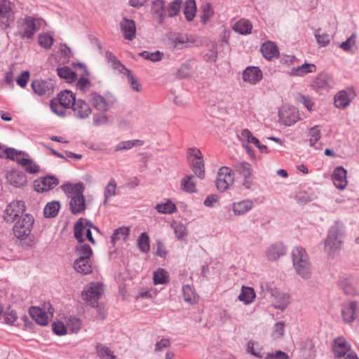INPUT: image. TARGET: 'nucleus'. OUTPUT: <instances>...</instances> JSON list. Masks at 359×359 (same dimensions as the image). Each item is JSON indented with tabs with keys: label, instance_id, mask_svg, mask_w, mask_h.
<instances>
[{
	"label": "nucleus",
	"instance_id": "bb28decb",
	"mask_svg": "<svg viewBox=\"0 0 359 359\" xmlns=\"http://www.w3.org/2000/svg\"><path fill=\"white\" fill-rule=\"evenodd\" d=\"M62 189L66 194H67L69 197L71 196L72 198L74 196L82 194L84 191V187L81 182L76 184L67 182L62 186Z\"/></svg>",
	"mask_w": 359,
	"mask_h": 359
},
{
	"label": "nucleus",
	"instance_id": "c756f323",
	"mask_svg": "<svg viewBox=\"0 0 359 359\" xmlns=\"http://www.w3.org/2000/svg\"><path fill=\"white\" fill-rule=\"evenodd\" d=\"M184 300L191 305L198 302L199 297L195 292L192 286L189 285H184L182 288Z\"/></svg>",
	"mask_w": 359,
	"mask_h": 359
},
{
	"label": "nucleus",
	"instance_id": "e2e57ef3",
	"mask_svg": "<svg viewBox=\"0 0 359 359\" xmlns=\"http://www.w3.org/2000/svg\"><path fill=\"white\" fill-rule=\"evenodd\" d=\"M141 55L147 60H149L152 62H157L161 60L163 53L158 50L153 53L144 51L141 53Z\"/></svg>",
	"mask_w": 359,
	"mask_h": 359
},
{
	"label": "nucleus",
	"instance_id": "6ab92c4d",
	"mask_svg": "<svg viewBox=\"0 0 359 359\" xmlns=\"http://www.w3.org/2000/svg\"><path fill=\"white\" fill-rule=\"evenodd\" d=\"M89 102L98 111L105 112L109 109L107 100L95 92H93L89 95Z\"/></svg>",
	"mask_w": 359,
	"mask_h": 359
},
{
	"label": "nucleus",
	"instance_id": "58836bf2",
	"mask_svg": "<svg viewBox=\"0 0 359 359\" xmlns=\"http://www.w3.org/2000/svg\"><path fill=\"white\" fill-rule=\"evenodd\" d=\"M143 141L140 140H127L119 142L114 148L115 151H123L143 144Z\"/></svg>",
	"mask_w": 359,
	"mask_h": 359
},
{
	"label": "nucleus",
	"instance_id": "c03bdc74",
	"mask_svg": "<svg viewBox=\"0 0 359 359\" xmlns=\"http://www.w3.org/2000/svg\"><path fill=\"white\" fill-rule=\"evenodd\" d=\"M320 138L321 132L319 126H315L309 129L308 133V142L311 147H314Z\"/></svg>",
	"mask_w": 359,
	"mask_h": 359
},
{
	"label": "nucleus",
	"instance_id": "5fc2aeb1",
	"mask_svg": "<svg viewBox=\"0 0 359 359\" xmlns=\"http://www.w3.org/2000/svg\"><path fill=\"white\" fill-rule=\"evenodd\" d=\"M315 37L318 43L322 46H326L330 43V36L328 34L323 32L320 29H318L315 32Z\"/></svg>",
	"mask_w": 359,
	"mask_h": 359
},
{
	"label": "nucleus",
	"instance_id": "f704fd0d",
	"mask_svg": "<svg viewBox=\"0 0 359 359\" xmlns=\"http://www.w3.org/2000/svg\"><path fill=\"white\" fill-rule=\"evenodd\" d=\"M155 209L161 214H172L177 211V207L174 203L170 199L165 202L158 203L155 206Z\"/></svg>",
	"mask_w": 359,
	"mask_h": 359
},
{
	"label": "nucleus",
	"instance_id": "6e6552de",
	"mask_svg": "<svg viewBox=\"0 0 359 359\" xmlns=\"http://www.w3.org/2000/svg\"><path fill=\"white\" fill-rule=\"evenodd\" d=\"M15 13L10 1H4L0 3V29H6L13 23Z\"/></svg>",
	"mask_w": 359,
	"mask_h": 359
},
{
	"label": "nucleus",
	"instance_id": "ea45409f",
	"mask_svg": "<svg viewBox=\"0 0 359 359\" xmlns=\"http://www.w3.org/2000/svg\"><path fill=\"white\" fill-rule=\"evenodd\" d=\"M290 297L284 293H278L274 296L273 305L276 309L283 310L289 304Z\"/></svg>",
	"mask_w": 359,
	"mask_h": 359
},
{
	"label": "nucleus",
	"instance_id": "9d476101",
	"mask_svg": "<svg viewBox=\"0 0 359 359\" xmlns=\"http://www.w3.org/2000/svg\"><path fill=\"white\" fill-rule=\"evenodd\" d=\"M332 348L334 355L337 358H343L352 351L351 344L343 337L336 338Z\"/></svg>",
	"mask_w": 359,
	"mask_h": 359
},
{
	"label": "nucleus",
	"instance_id": "9b49d317",
	"mask_svg": "<svg viewBox=\"0 0 359 359\" xmlns=\"http://www.w3.org/2000/svg\"><path fill=\"white\" fill-rule=\"evenodd\" d=\"M31 87L39 96H50L54 91L53 85L50 81L36 79L32 82Z\"/></svg>",
	"mask_w": 359,
	"mask_h": 359
},
{
	"label": "nucleus",
	"instance_id": "5701e85b",
	"mask_svg": "<svg viewBox=\"0 0 359 359\" xmlns=\"http://www.w3.org/2000/svg\"><path fill=\"white\" fill-rule=\"evenodd\" d=\"M121 27L126 39L133 40L134 39L136 32V27L133 20L123 18L121 22Z\"/></svg>",
	"mask_w": 359,
	"mask_h": 359
},
{
	"label": "nucleus",
	"instance_id": "c85d7f7f",
	"mask_svg": "<svg viewBox=\"0 0 359 359\" xmlns=\"http://www.w3.org/2000/svg\"><path fill=\"white\" fill-rule=\"evenodd\" d=\"M253 206V203L250 200H244L233 203L232 209L235 215H243L250 211Z\"/></svg>",
	"mask_w": 359,
	"mask_h": 359
},
{
	"label": "nucleus",
	"instance_id": "cd10ccee",
	"mask_svg": "<svg viewBox=\"0 0 359 359\" xmlns=\"http://www.w3.org/2000/svg\"><path fill=\"white\" fill-rule=\"evenodd\" d=\"M255 297L256 294L252 287L242 286L241 291L238 299L245 304H250L254 302Z\"/></svg>",
	"mask_w": 359,
	"mask_h": 359
},
{
	"label": "nucleus",
	"instance_id": "412c9836",
	"mask_svg": "<svg viewBox=\"0 0 359 359\" xmlns=\"http://www.w3.org/2000/svg\"><path fill=\"white\" fill-rule=\"evenodd\" d=\"M285 254V248L280 242L273 243L266 250V255L268 259L277 260Z\"/></svg>",
	"mask_w": 359,
	"mask_h": 359
},
{
	"label": "nucleus",
	"instance_id": "4be33fe9",
	"mask_svg": "<svg viewBox=\"0 0 359 359\" xmlns=\"http://www.w3.org/2000/svg\"><path fill=\"white\" fill-rule=\"evenodd\" d=\"M130 232V227L125 226H121L115 229L111 237V242L113 244V245H115L118 242L120 241L126 243L128 239Z\"/></svg>",
	"mask_w": 359,
	"mask_h": 359
},
{
	"label": "nucleus",
	"instance_id": "ddd939ff",
	"mask_svg": "<svg viewBox=\"0 0 359 359\" xmlns=\"http://www.w3.org/2000/svg\"><path fill=\"white\" fill-rule=\"evenodd\" d=\"M355 96V93L352 88L342 90L334 96V105L339 109H344L350 104Z\"/></svg>",
	"mask_w": 359,
	"mask_h": 359
},
{
	"label": "nucleus",
	"instance_id": "473e14b6",
	"mask_svg": "<svg viewBox=\"0 0 359 359\" xmlns=\"http://www.w3.org/2000/svg\"><path fill=\"white\" fill-rule=\"evenodd\" d=\"M58 184V181H34V189L38 193H43L53 189Z\"/></svg>",
	"mask_w": 359,
	"mask_h": 359
},
{
	"label": "nucleus",
	"instance_id": "39448f33",
	"mask_svg": "<svg viewBox=\"0 0 359 359\" xmlns=\"http://www.w3.org/2000/svg\"><path fill=\"white\" fill-rule=\"evenodd\" d=\"M342 229L338 224L331 227L325 242V250L330 255H334L341 250L342 245Z\"/></svg>",
	"mask_w": 359,
	"mask_h": 359
},
{
	"label": "nucleus",
	"instance_id": "de8ad7c7",
	"mask_svg": "<svg viewBox=\"0 0 359 359\" xmlns=\"http://www.w3.org/2000/svg\"><path fill=\"white\" fill-rule=\"evenodd\" d=\"M50 107L51 111L55 114L62 118L66 116L67 110L69 109L66 107L61 105V104L55 99H53L50 101Z\"/></svg>",
	"mask_w": 359,
	"mask_h": 359
},
{
	"label": "nucleus",
	"instance_id": "3c124183",
	"mask_svg": "<svg viewBox=\"0 0 359 359\" xmlns=\"http://www.w3.org/2000/svg\"><path fill=\"white\" fill-rule=\"evenodd\" d=\"M53 36L48 33H41L38 36L39 44L46 49L50 48L53 44Z\"/></svg>",
	"mask_w": 359,
	"mask_h": 359
},
{
	"label": "nucleus",
	"instance_id": "603ef678",
	"mask_svg": "<svg viewBox=\"0 0 359 359\" xmlns=\"http://www.w3.org/2000/svg\"><path fill=\"white\" fill-rule=\"evenodd\" d=\"M171 226L174 229L176 236L180 240L184 239L187 235V226L177 222H173Z\"/></svg>",
	"mask_w": 359,
	"mask_h": 359
},
{
	"label": "nucleus",
	"instance_id": "72a5a7b5",
	"mask_svg": "<svg viewBox=\"0 0 359 359\" xmlns=\"http://www.w3.org/2000/svg\"><path fill=\"white\" fill-rule=\"evenodd\" d=\"M252 29V25L250 22L245 19L238 20L233 26V29L235 32L245 35L251 33Z\"/></svg>",
	"mask_w": 359,
	"mask_h": 359
},
{
	"label": "nucleus",
	"instance_id": "a211bd4d",
	"mask_svg": "<svg viewBox=\"0 0 359 359\" xmlns=\"http://www.w3.org/2000/svg\"><path fill=\"white\" fill-rule=\"evenodd\" d=\"M316 72V66L312 63H304L302 65L292 67L289 72L288 75L290 76H304L308 74Z\"/></svg>",
	"mask_w": 359,
	"mask_h": 359
},
{
	"label": "nucleus",
	"instance_id": "052dcab7",
	"mask_svg": "<svg viewBox=\"0 0 359 359\" xmlns=\"http://www.w3.org/2000/svg\"><path fill=\"white\" fill-rule=\"evenodd\" d=\"M81 327V321L79 318H72L69 319L67 322V329H68L72 332H78L80 330Z\"/></svg>",
	"mask_w": 359,
	"mask_h": 359
},
{
	"label": "nucleus",
	"instance_id": "4c0bfd02",
	"mask_svg": "<svg viewBox=\"0 0 359 359\" xmlns=\"http://www.w3.org/2000/svg\"><path fill=\"white\" fill-rule=\"evenodd\" d=\"M312 87L317 91L329 88L328 78L326 75L319 74L312 82Z\"/></svg>",
	"mask_w": 359,
	"mask_h": 359
},
{
	"label": "nucleus",
	"instance_id": "37998d69",
	"mask_svg": "<svg viewBox=\"0 0 359 359\" xmlns=\"http://www.w3.org/2000/svg\"><path fill=\"white\" fill-rule=\"evenodd\" d=\"M201 19L202 22L205 25L213 17L214 11L210 3H204L201 6Z\"/></svg>",
	"mask_w": 359,
	"mask_h": 359
},
{
	"label": "nucleus",
	"instance_id": "864d4df0",
	"mask_svg": "<svg viewBox=\"0 0 359 359\" xmlns=\"http://www.w3.org/2000/svg\"><path fill=\"white\" fill-rule=\"evenodd\" d=\"M182 4V0H175L169 4L166 8V17L172 18L176 16L179 12Z\"/></svg>",
	"mask_w": 359,
	"mask_h": 359
},
{
	"label": "nucleus",
	"instance_id": "a18cd8bd",
	"mask_svg": "<svg viewBox=\"0 0 359 359\" xmlns=\"http://www.w3.org/2000/svg\"><path fill=\"white\" fill-rule=\"evenodd\" d=\"M196 10V4L194 0H187L186 1L184 13L188 21H191L194 18Z\"/></svg>",
	"mask_w": 359,
	"mask_h": 359
},
{
	"label": "nucleus",
	"instance_id": "338daca9",
	"mask_svg": "<svg viewBox=\"0 0 359 359\" xmlns=\"http://www.w3.org/2000/svg\"><path fill=\"white\" fill-rule=\"evenodd\" d=\"M238 172L245 178H248L252 176V168L251 165L246 162H243L239 165Z\"/></svg>",
	"mask_w": 359,
	"mask_h": 359
},
{
	"label": "nucleus",
	"instance_id": "2eb2a0df",
	"mask_svg": "<svg viewBox=\"0 0 359 359\" xmlns=\"http://www.w3.org/2000/svg\"><path fill=\"white\" fill-rule=\"evenodd\" d=\"M279 118L282 123L290 126L300 120L299 111L294 107L282 109L279 112Z\"/></svg>",
	"mask_w": 359,
	"mask_h": 359
},
{
	"label": "nucleus",
	"instance_id": "774afa93",
	"mask_svg": "<svg viewBox=\"0 0 359 359\" xmlns=\"http://www.w3.org/2000/svg\"><path fill=\"white\" fill-rule=\"evenodd\" d=\"M347 171L342 166H337L332 173V180H346Z\"/></svg>",
	"mask_w": 359,
	"mask_h": 359
},
{
	"label": "nucleus",
	"instance_id": "09e8293b",
	"mask_svg": "<svg viewBox=\"0 0 359 359\" xmlns=\"http://www.w3.org/2000/svg\"><path fill=\"white\" fill-rule=\"evenodd\" d=\"M153 279L155 285L165 284L169 280V276L165 269H158L154 271Z\"/></svg>",
	"mask_w": 359,
	"mask_h": 359
},
{
	"label": "nucleus",
	"instance_id": "423d86ee",
	"mask_svg": "<svg viewBox=\"0 0 359 359\" xmlns=\"http://www.w3.org/2000/svg\"><path fill=\"white\" fill-rule=\"evenodd\" d=\"M103 285L100 282L91 283L86 285L81 293L83 300L90 306L95 307L98 305V300L103 294Z\"/></svg>",
	"mask_w": 359,
	"mask_h": 359
},
{
	"label": "nucleus",
	"instance_id": "393cba45",
	"mask_svg": "<svg viewBox=\"0 0 359 359\" xmlns=\"http://www.w3.org/2000/svg\"><path fill=\"white\" fill-rule=\"evenodd\" d=\"M261 52L263 56L269 60L277 58L278 55V48L276 44L271 41L263 43L261 47Z\"/></svg>",
	"mask_w": 359,
	"mask_h": 359
},
{
	"label": "nucleus",
	"instance_id": "c9c22d12",
	"mask_svg": "<svg viewBox=\"0 0 359 359\" xmlns=\"http://www.w3.org/2000/svg\"><path fill=\"white\" fill-rule=\"evenodd\" d=\"M57 75L65 79L67 83H72L76 79V74L68 67H62L57 69Z\"/></svg>",
	"mask_w": 359,
	"mask_h": 359
},
{
	"label": "nucleus",
	"instance_id": "f03ea898",
	"mask_svg": "<svg viewBox=\"0 0 359 359\" xmlns=\"http://www.w3.org/2000/svg\"><path fill=\"white\" fill-rule=\"evenodd\" d=\"M34 224V218L30 214H24L16 220L13 226L14 236L20 241L28 239L33 241V235L31 234Z\"/></svg>",
	"mask_w": 359,
	"mask_h": 359
},
{
	"label": "nucleus",
	"instance_id": "f257e3e1",
	"mask_svg": "<svg viewBox=\"0 0 359 359\" xmlns=\"http://www.w3.org/2000/svg\"><path fill=\"white\" fill-rule=\"evenodd\" d=\"M76 254L78 258L74 262V268L76 272L81 274H89L93 271V267L90 258L93 255L91 248L86 244L81 243L76 247Z\"/></svg>",
	"mask_w": 359,
	"mask_h": 359
},
{
	"label": "nucleus",
	"instance_id": "79ce46f5",
	"mask_svg": "<svg viewBox=\"0 0 359 359\" xmlns=\"http://www.w3.org/2000/svg\"><path fill=\"white\" fill-rule=\"evenodd\" d=\"M139 250L143 253H147L150 250V241L149 235L146 233H142L137 241Z\"/></svg>",
	"mask_w": 359,
	"mask_h": 359
},
{
	"label": "nucleus",
	"instance_id": "dca6fc26",
	"mask_svg": "<svg viewBox=\"0 0 359 359\" xmlns=\"http://www.w3.org/2000/svg\"><path fill=\"white\" fill-rule=\"evenodd\" d=\"M263 78L262 70L255 66L247 67L243 73V79L245 82L255 85L259 82Z\"/></svg>",
	"mask_w": 359,
	"mask_h": 359
},
{
	"label": "nucleus",
	"instance_id": "7c9ffc66",
	"mask_svg": "<svg viewBox=\"0 0 359 359\" xmlns=\"http://www.w3.org/2000/svg\"><path fill=\"white\" fill-rule=\"evenodd\" d=\"M297 274L303 278H309L311 276V266L309 260L293 264Z\"/></svg>",
	"mask_w": 359,
	"mask_h": 359
},
{
	"label": "nucleus",
	"instance_id": "69168bd1",
	"mask_svg": "<svg viewBox=\"0 0 359 359\" xmlns=\"http://www.w3.org/2000/svg\"><path fill=\"white\" fill-rule=\"evenodd\" d=\"M233 175V172L230 168L224 166L219 169L217 180H226V178H231Z\"/></svg>",
	"mask_w": 359,
	"mask_h": 359
},
{
	"label": "nucleus",
	"instance_id": "b1692460",
	"mask_svg": "<svg viewBox=\"0 0 359 359\" xmlns=\"http://www.w3.org/2000/svg\"><path fill=\"white\" fill-rule=\"evenodd\" d=\"M58 101L61 105L66 107L67 108H72L73 104L76 100L74 94L69 90H65L61 91L55 99Z\"/></svg>",
	"mask_w": 359,
	"mask_h": 359
},
{
	"label": "nucleus",
	"instance_id": "49530a36",
	"mask_svg": "<svg viewBox=\"0 0 359 359\" xmlns=\"http://www.w3.org/2000/svg\"><path fill=\"white\" fill-rule=\"evenodd\" d=\"M194 176L199 179H203L205 176L204 160L189 163Z\"/></svg>",
	"mask_w": 359,
	"mask_h": 359
},
{
	"label": "nucleus",
	"instance_id": "a19ab883",
	"mask_svg": "<svg viewBox=\"0 0 359 359\" xmlns=\"http://www.w3.org/2000/svg\"><path fill=\"white\" fill-rule=\"evenodd\" d=\"M293 264L309 260L306 250L302 247H297L292 250Z\"/></svg>",
	"mask_w": 359,
	"mask_h": 359
},
{
	"label": "nucleus",
	"instance_id": "6e6d98bb",
	"mask_svg": "<svg viewBox=\"0 0 359 359\" xmlns=\"http://www.w3.org/2000/svg\"><path fill=\"white\" fill-rule=\"evenodd\" d=\"M285 326L283 322H278L274 325L271 332V337L273 339H279L283 337Z\"/></svg>",
	"mask_w": 359,
	"mask_h": 359
},
{
	"label": "nucleus",
	"instance_id": "f3484780",
	"mask_svg": "<svg viewBox=\"0 0 359 359\" xmlns=\"http://www.w3.org/2000/svg\"><path fill=\"white\" fill-rule=\"evenodd\" d=\"M359 308L354 302H347L343 305L341 315L344 322L350 323L357 318Z\"/></svg>",
	"mask_w": 359,
	"mask_h": 359
},
{
	"label": "nucleus",
	"instance_id": "8fccbe9b",
	"mask_svg": "<svg viewBox=\"0 0 359 359\" xmlns=\"http://www.w3.org/2000/svg\"><path fill=\"white\" fill-rule=\"evenodd\" d=\"M187 158L189 163L204 160L202 152L197 147H191L187 149Z\"/></svg>",
	"mask_w": 359,
	"mask_h": 359
},
{
	"label": "nucleus",
	"instance_id": "13d9d810",
	"mask_svg": "<svg viewBox=\"0 0 359 359\" xmlns=\"http://www.w3.org/2000/svg\"><path fill=\"white\" fill-rule=\"evenodd\" d=\"M96 351L97 355L102 358L107 356L110 357L111 359L115 358V356L113 355V353L111 351V350L102 344H98L96 346Z\"/></svg>",
	"mask_w": 359,
	"mask_h": 359
},
{
	"label": "nucleus",
	"instance_id": "e433bc0d",
	"mask_svg": "<svg viewBox=\"0 0 359 359\" xmlns=\"http://www.w3.org/2000/svg\"><path fill=\"white\" fill-rule=\"evenodd\" d=\"M60 209V204L58 201L48 203L43 208V214L46 218L55 217L57 215Z\"/></svg>",
	"mask_w": 359,
	"mask_h": 359
},
{
	"label": "nucleus",
	"instance_id": "20e7f679",
	"mask_svg": "<svg viewBox=\"0 0 359 359\" xmlns=\"http://www.w3.org/2000/svg\"><path fill=\"white\" fill-rule=\"evenodd\" d=\"M31 318L39 325L46 326L53 316V309L49 302L40 306H32L29 309Z\"/></svg>",
	"mask_w": 359,
	"mask_h": 359
},
{
	"label": "nucleus",
	"instance_id": "680f3d73",
	"mask_svg": "<svg viewBox=\"0 0 359 359\" xmlns=\"http://www.w3.org/2000/svg\"><path fill=\"white\" fill-rule=\"evenodd\" d=\"M296 100L297 102L303 104L309 111H311L313 109L314 103L309 97L299 93L296 95Z\"/></svg>",
	"mask_w": 359,
	"mask_h": 359
},
{
	"label": "nucleus",
	"instance_id": "4d7b16f0",
	"mask_svg": "<svg viewBox=\"0 0 359 359\" xmlns=\"http://www.w3.org/2000/svg\"><path fill=\"white\" fill-rule=\"evenodd\" d=\"M17 320V316L15 311H6L4 313L1 312L0 314V320L2 323H6L8 325H13L14 322Z\"/></svg>",
	"mask_w": 359,
	"mask_h": 359
},
{
	"label": "nucleus",
	"instance_id": "0eeeda50",
	"mask_svg": "<svg viewBox=\"0 0 359 359\" xmlns=\"http://www.w3.org/2000/svg\"><path fill=\"white\" fill-rule=\"evenodd\" d=\"M90 227L91 224L89 222H85L83 219H79L76 222L74 229V233L78 241V245L84 243V236L92 244H95V241L92 236Z\"/></svg>",
	"mask_w": 359,
	"mask_h": 359
},
{
	"label": "nucleus",
	"instance_id": "0e129e2a",
	"mask_svg": "<svg viewBox=\"0 0 359 359\" xmlns=\"http://www.w3.org/2000/svg\"><path fill=\"white\" fill-rule=\"evenodd\" d=\"M156 295V292L154 290H142L139 292V293L135 297V300L137 302L141 300L142 299H152L155 297Z\"/></svg>",
	"mask_w": 359,
	"mask_h": 359
},
{
	"label": "nucleus",
	"instance_id": "aec40b11",
	"mask_svg": "<svg viewBox=\"0 0 359 359\" xmlns=\"http://www.w3.org/2000/svg\"><path fill=\"white\" fill-rule=\"evenodd\" d=\"M151 11L158 23L162 24L166 18V8L162 0H154L151 5Z\"/></svg>",
	"mask_w": 359,
	"mask_h": 359
},
{
	"label": "nucleus",
	"instance_id": "4468645a",
	"mask_svg": "<svg viewBox=\"0 0 359 359\" xmlns=\"http://www.w3.org/2000/svg\"><path fill=\"white\" fill-rule=\"evenodd\" d=\"M238 138L247 153L252 157L255 156L254 151L250 147V144L255 146L259 144V140L255 137L248 129H243L238 135Z\"/></svg>",
	"mask_w": 359,
	"mask_h": 359
},
{
	"label": "nucleus",
	"instance_id": "7ed1b4c3",
	"mask_svg": "<svg viewBox=\"0 0 359 359\" xmlns=\"http://www.w3.org/2000/svg\"><path fill=\"white\" fill-rule=\"evenodd\" d=\"M41 26L40 20L27 16L18 22V34L23 39H31Z\"/></svg>",
	"mask_w": 359,
	"mask_h": 359
},
{
	"label": "nucleus",
	"instance_id": "1a4fd4ad",
	"mask_svg": "<svg viewBox=\"0 0 359 359\" xmlns=\"http://www.w3.org/2000/svg\"><path fill=\"white\" fill-rule=\"evenodd\" d=\"M25 203L22 201H14L10 203L4 211V218L7 222H13L25 211Z\"/></svg>",
	"mask_w": 359,
	"mask_h": 359
},
{
	"label": "nucleus",
	"instance_id": "f8f14e48",
	"mask_svg": "<svg viewBox=\"0 0 359 359\" xmlns=\"http://www.w3.org/2000/svg\"><path fill=\"white\" fill-rule=\"evenodd\" d=\"M72 109L74 116L78 119L88 118L92 114V109L89 104L81 99L75 101Z\"/></svg>",
	"mask_w": 359,
	"mask_h": 359
},
{
	"label": "nucleus",
	"instance_id": "2f4dec72",
	"mask_svg": "<svg viewBox=\"0 0 359 359\" xmlns=\"http://www.w3.org/2000/svg\"><path fill=\"white\" fill-rule=\"evenodd\" d=\"M16 161L27 172L36 174L40 172V167L32 160L29 158H16Z\"/></svg>",
	"mask_w": 359,
	"mask_h": 359
},
{
	"label": "nucleus",
	"instance_id": "a878e982",
	"mask_svg": "<svg viewBox=\"0 0 359 359\" xmlns=\"http://www.w3.org/2000/svg\"><path fill=\"white\" fill-rule=\"evenodd\" d=\"M70 210L74 215L80 213L85 210V199L82 194L72 196L69 203Z\"/></svg>",
	"mask_w": 359,
	"mask_h": 359
},
{
	"label": "nucleus",
	"instance_id": "bf43d9fd",
	"mask_svg": "<svg viewBox=\"0 0 359 359\" xmlns=\"http://www.w3.org/2000/svg\"><path fill=\"white\" fill-rule=\"evenodd\" d=\"M127 76L128 83L130 88L136 92H140L142 90V86L130 71H127L125 74Z\"/></svg>",
	"mask_w": 359,
	"mask_h": 359
}]
</instances>
